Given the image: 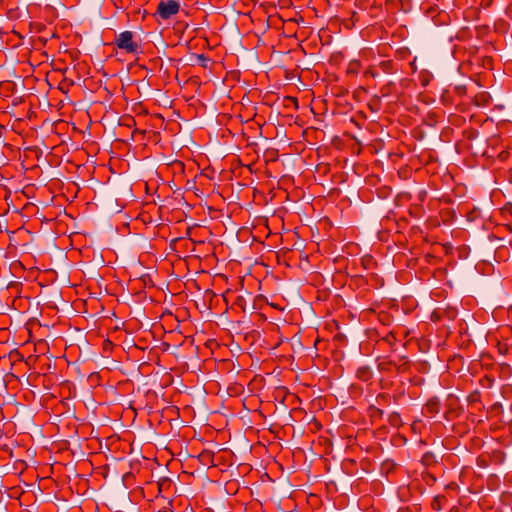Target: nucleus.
<instances>
[{"mask_svg":"<svg viewBox=\"0 0 512 512\" xmlns=\"http://www.w3.org/2000/svg\"><path fill=\"white\" fill-rule=\"evenodd\" d=\"M134 38V33L126 30L116 35L114 44L128 54L138 55L142 53V47Z\"/></svg>","mask_w":512,"mask_h":512,"instance_id":"f257e3e1","label":"nucleus"},{"mask_svg":"<svg viewBox=\"0 0 512 512\" xmlns=\"http://www.w3.org/2000/svg\"><path fill=\"white\" fill-rule=\"evenodd\" d=\"M180 11V2L178 0H161L158 3L154 16L159 20H169Z\"/></svg>","mask_w":512,"mask_h":512,"instance_id":"f03ea898","label":"nucleus"},{"mask_svg":"<svg viewBox=\"0 0 512 512\" xmlns=\"http://www.w3.org/2000/svg\"><path fill=\"white\" fill-rule=\"evenodd\" d=\"M424 409L427 414L436 415L440 412L441 402L437 397H432L426 402Z\"/></svg>","mask_w":512,"mask_h":512,"instance_id":"7ed1b4c3","label":"nucleus"},{"mask_svg":"<svg viewBox=\"0 0 512 512\" xmlns=\"http://www.w3.org/2000/svg\"><path fill=\"white\" fill-rule=\"evenodd\" d=\"M397 92V85L393 81H389L385 85H383L379 90V97H389Z\"/></svg>","mask_w":512,"mask_h":512,"instance_id":"20e7f679","label":"nucleus"},{"mask_svg":"<svg viewBox=\"0 0 512 512\" xmlns=\"http://www.w3.org/2000/svg\"><path fill=\"white\" fill-rule=\"evenodd\" d=\"M356 376L359 380L367 382L372 379L373 372L369 366H361L357 369Z\"/></svg>","mask_w":512,"mask_h":512,"instance_id":"39448f33","label":"nucleus"},{"mask_svg":"<svg viewBox=\"0 0 512 512\" xmlns=\"http://www.w3.org/2000/svg\"><path fill=\"white\" fill-rule=\"evenodd\" d=\"M447 498L444 495H436L432 502L431 507L434 511H441L443 506L446 504Z\"/></svg>","mask_w":512,"mask_h":512,"instance_id":"423d86ee","label":"nucleus"},{"mask_svg":"<svg viewBox=\"0 0 512 512\" xmlns=\"http://www.w3.org/2000/svg\"><path fill=\"white\" fill-rule=\"evenodd\" d=\"M395 362L388 359H383L378 363V370L381 372H392L394 370Z\"/></svg>","mask_w":512,"mask_h":512,"instance_id":"0eeeda50","label":"nucleus"},{"mask_svg":"<svg viewBox=\"0 0 512 512\" xmlns=\"http://www.w3.org/2000/svg\"><path fill=\"white\" fill-rule=\"evenodd\" d=\"M393 402L392 397L388 393H379L376 396V403L379 406H388Z\"/></svg>","mask_w":512,"mask_h":512,"instance_id":"6e6552de","label":"nucleus"},{"mask_svg":"<svg viewBox=\"0 0 512 512\" xmlns=\"http://www.w3.org/2000/svg\"><path fill=\"white\" fill-rule=\"evenodd\" d=\"M467 402L469 405H475L481 403V393L479 390H473L467 396Z\"/></svg>","mask_w":512,"mask_h":512,"instance_id":"1a4fd4ad","label":"nucleus"},{"mask_svg":"<svg viewBox=\"0 0 512 512\" xmlns=\"http://www.w3.org/2000/svg\"><path fill=\"white\" fill-rule=\"evenodd\" d=\"M421 462L423 465L429 467V466L434 465L437 461H436V457H435L434 453L426 452L422 456Z\"/></svg>","mask_w":512,"mask_h":512,"instance_id":"9d476101","label":"nucleus"},{"mask_svg":"<svg viewBox=\"0 0 512 512\" xmlns=\"http://www.w3.org/2000/svg\"><path fill=\"white\" fill-rule=\"evenodd\" d=\"M388 422L393 427H399L402 424L400 414L393 412L389 415Z\"/></svg>","mask_w":512,"mask_h":512,"instance_id":"9b49d317","label":"nucleus"},{"mask_svg":"<svg viewBox=\"0 0 512 512\" xmlns=\"http://www.w3.org/2000/svg\"><path fill=\"white\" fill-rule=\"evenodd\" d=\"M172 486V482L168 478H162L158 482V491L159 493H162L164 490H168Z\"/></svg>","mask_w":512,"mask_h":512,"instance_id":"f8f14e48","label":"nucleus"},{"mask_svg":"<svg viewBox=\"0 0 512 512\" xmlns=\"http://www.w3.org/2000/svg\"><path fill=\"white\" fill-rule=\"evenodd\" d=\"M405 396V389L404 388H397L393 395H391L392 400L394 403H399V401Z\"/></svg>","mask_w":512,"mask_h":512,"instance_id":"ddd939ff","label":"nucleus"},{"mask_svg":"<svg viewBox=\"0 0 512 512\" xmlns=\"http://www.w3.org/2000/svg\"><path fill=\"white\" fill-rule=\"evenodd\" d=\"M422 479L429 486H432L437 481V478L430 472H424Z\"/></svg>","mask_w":512,"mask_h":512,"instance_id":"4468645a","label":"nucleus"},{"mask_svg":"<svg viewBox=\"0 0 512 512\" xmlns=\"http://www.w3.org/2000/svg\"><path fill=\"white\" fill-rule=\"evenodd\" d=\"M369 413L372 418H382L384 412L382 409L372 405L369 407Z\"/></svg>","mask_w":512,"mask_h":512,"instance_id":"2eb2a0df","label":"nucleus"},{"mask_svg":"<svg viewBox=\"0 0 512 512\" xmlns=\"http://www.w3.org/2000/svg\"><path fill=\"white\" fill-rule=\"evenodd\" d=\"M410 368V364L408 361H404L403 363L401 364H396L394 365V370L397 372V373H402V372H405L407 371L408 369Z\"/></svg>","mask_w":512,"mask_h":512,"instance_id":"dca6fc26","label":"nucleus"},{"mask_svg":"<svg viewBox=\"0 0 512 512\" xmlns=\"http://www.w3.org/2000/svg\"><path fill=\"white\" fill-rule=\"evenodd\" d=\"M498 350L501 354H507L510 350H512V345L508 347L507 344H499Z\"/></svg>","mask_w":512,"mask_h":512,"instance_id":"f3484780","label":"nucleus"},{"mask_svg":"<svg viewBox=\"0 0 512 512\" xmlns=\"http://www.w3.org/2000/svg\"><path fill=\"white\" fill-rule=\"evenodd\" d=\"M198 59L201 61H206L207 57H205L203 54L198 55Z\"/></svg>","mask_w":512,"mask_h":512,"instance_id":"a211bd4d","label":"nucleus"},{"mask_svg":"<svg viewBox=\"0 0 512 512\" xmlns=\"http://www.w3.org/2000/svg\"><path fill=\"white\" fill-rule=\"evenodd\" d=\"M428 79L424 78V79H421V83L423 86H427L428 85Z\"/></svg>","mask_w":512,"mask_h":512,"instance_id":"6ab92c4d","label":"nucleus"},{"mask_svg":"<svg viewBox=\"0 0 512 512\" xmlns=\"http://www.w3.org/2000/svg\"><path fill=\"white\" fill-rule=\"evenodd\" d=\"M451 411H447L446 414H445V418L446 419H449V415H450Z\"/></svg>","mask_w":512,"mask_h":512,"instance_id":"aec40b11","label":"nucleus"},{"mask_svg":"<svg viewBox=\"0 0 512 512\" xmlns=\"http://www.w3.org/2000/svg\"><path fill=\"white\" fill-rule=\"evenodd\" d=\"M383 64L385 65V68H388V62H383Z\"/></svg>","mask_w":512,"mask_h":512,"instance_id":"412c9836","label":"nucleus"},{"mask_svg":"<svg viewBox=\"0 0 512 512\" xmlns=\"http://www.w3.org/2000/svg\"><path fill=\"white\" fill-rule=\"evenodd\" d=\"M383 64L385 65V68H388V62H383Z\"/></svg>","mask_w":512,"mask_h":512,"instance_id":"4be33fe9","label":"nucleus"},{"mask_svg":"<svg viewBox=\"0 0 512 512\" xmlns=\"http://www.w3.org/2000/svg\"><path fill=\"white\" fill-rule=\"evenodd\" d=\"M486 380H487L489 383H491V382H492V380H491L490 378H488V377H486Z\"/></svg>","mask_w":512,"mask_h":512,"instance_id":"5701e85b","label":"nucleus"},{"mask_svg":"<svg viewBox=\"0 0 512 512\" xmlns=\"http://www.w3.org/2000/svg\"><path fill=\"white\" fill-rule=\"evenodd\" d=\"M450 512H454V511H453V509H452V510H450ZM455 512H457V511H455Z\"/></svg>","mask_w":512,"mask_h":512,"instance_id":"b1692460","label":"nucleus"}]
</instances>
